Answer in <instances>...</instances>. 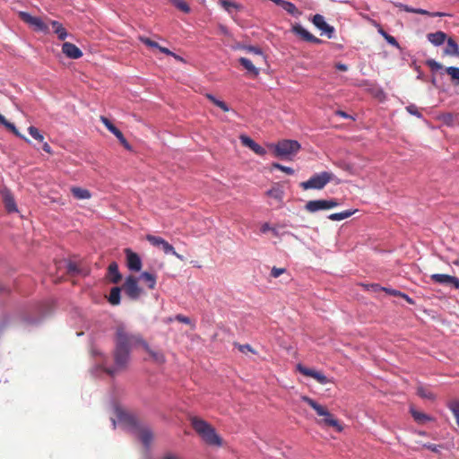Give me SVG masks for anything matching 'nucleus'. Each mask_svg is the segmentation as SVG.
<instances>
[{
  "instance_id": "obj_1",
  "label": "nucleus",
  "mask_w": 459,
  "mask_h": 459,
  "mask_svg": "<svg viewBox=\"0 0 459 459\" xmlns=\"http://www.w3.org/2000/svg\"><path fill=\"white\" fill-rule=\"evenodd\" d=\"M115 342L114 359L116 368H106V372L110 376H114L117 370L126 368L130 359V351L137 346H142L155 362L159 364L165 362V357L161 352L152 350L140 334L128 332L124 324L116 326Z\"/></svg>"
},
{
  "instance_id": "obj_2",
  "label": "nucleus",
  "mask_w": 459,
  "mask_h": 459,
  "mask_svg": "<svg viewBox=\"0 0 459 459\" xmlns=\"http://www.w3.org/2000/svg\"><path fill=\"white\" fill-rule=\"evenodd\" d=\"M116 415L117 420L130 428L145 446H148L152 443L153 439L152 430L148 427L143 426L134 415L119 408L116 409Z\"/></svg>"
},
{
  "instance_id": "obj_3",
  "label": "nucleus",
  "mask_w": 459,
  "mask_h": 459,
  "mask_svg": "<svg viewBox=\"0 0 459 459\" xmlns=\"http://www.w3.org/2000/svg\"><path fill=\"white\" fill-rule=\"evenodd\" d=\"M191 425L203 440L211 446H221V438L217 435L215 429L205 420L193 417Z\"/></svg>"
},
{
  "instance_id": "obj_4",
  "label": "nucleus",
  "mask_w": 459,
  "mask_h": 459,
  "mask_svg": "<svg viewBox=\"0 0 459 459\" xmlns=\"http://www.w3.org/2000/svg\"><path fill=\"white\" fill-rule=\"evenodd\" d=\"M301 400L307 403L311 408H313L318 416L323 417V419L319 421L320 424H324L325 426L328 427H333L339 432L342 430L339 421L325 406L319 404L315 400L306 395L302 396Z\"/></svg>"
},
{
  "instance_id": "obj_5",
  "label": "nucleus",
  "mask_w": 459,
  "mask_h": 459,
  "mask_svg": "<svg viewBox=\"0 0 459 459\" xmlns=\"http://www.w3.org/2000/svg\"><path fill=\"white\" fill-rule=\"evenodd\" d=\"M333 178L334 175L332 172L323 171L321 173L313 175L308 180L301 182L299 186L304 190H321Z\"/></svg>"
},
{
  "instance_id": "obj_6",
  "label": "nucleus",
  "mask_w": 459,
  "mask_h": 459,
  "mask_svg": "<svg viewBox=\"0 0 459 459\" xmlns=\"http://www.w3.org/2000/svg\"><path fill=\"white\" fill-rule=\"evenodd\" d=\"M300 147L299 143L295 140H281L273 145L274 155L280 158L295 155L300 150Z\"/></svg>"
},
{
  "instance_id": "obj_7",
  "label": "nucleus",
  "mask_w": 459,
  "mask_h": 459,
  "mask_svg": "<svg viewBox=\"0 0 459 459\" xmlns=\"http://www.w3.org/2000/svg\"><path fill=\"white\" fill-rule=\"evenodd\" d=\"M20 19L27 23L33 30L38 32L48 33L49 29L48 24L39 17H34L26 12L19 13Z\"/></svg>"
},
{
  "instance_id": "obj_8",
  "label": "nucleus",
  "mask_w": 459,
  "mask_h": 459,
  "mask_svg": "<svg viewBox=\"0 0 459 459\" xmlns=\"http://www.w3.org/2000/svg\"><path fill=\"white\" fill-rule=\"evenodd\" d=\"M146 239L154 247H161V249L163 250V252L165 254H172L173 255H175L177 258H178L179 260L183 261L184 260V257L183 255H179L178 253H177L175 251V248L173 247L172 245H170L168 241H166L164 238H160V237H157V236H153V235H147L146 236Z\"/></svg>"
},
{
  "instance_id": "obj_9",
  "label": "nucleus",
  "mask_w": 459,
  "mask_h": 459,
  "mask_svg": "<svg viewBox=\"0 0 459 459\" xmlns=\"http://www.w3.org/2000/svg\"><path fill=\"white\" fill-rule=\"evenodd\" d=\"M340 204L335 199H329V200H311L308 201L306 205L305 209L308 212H316L320 210H329L333 209L334 207H337Z\"/></svg>"
},
{
  "instance_id": "obj_10",
  "label": "nucleus",
  "mask_w": 459,
  "mask_h": 459,
  "mask_svg": "<svg viewBox=\"0 0 459 459\" xmlns=\"http://www.w3.org/2000/svg\"><path fill=\"white\" fill-rule=\"evenodd\" d=\"M122 288L125 293L132 299H137L142 293V289L138 285L137 279L133 275L126 279Z\"/></svg>"
},
{
  "instance_id": "obj_11",
  "label": "nucleus",
  "mask_w": 459,
  "mask_h": 459,
  "mask_svg": "<svg viewBox=\"0 0 459 459\" xmlns=\"http://www.w3.org/2000/svg\"><path fill=\"white\" fill-rule=\"evenodd\" d=\"M297 369L302 375L314 378L321 385H325L330 382L329 379L326 377V376H325L322 372L316 371L312 368H306L302 364H298Z\"/></svg>"
},
{
  "instance_id": "obj_12",
  "label": "nucleus",
  "mask_w": 459,
  "mask_h": 459,
  "mask_svg": "<svg viewBox=\"0 0 459 459\" xmlns=\"http://www.w3.org/2000/svg\"><path fill=\"white\" fill-rule=\"evenodd\" d=\"M432 281L439 284L452 285L455 289H459V279L448 274L434 273L430 275Z\"/></svg>"
},
{
  "instance_id": "obj_13",
  "label": "nucleus",
  "mask_w": 459,
  "mask_h": 459,
  "mask_svg": "<svg viewBox=\"0 0 459 459\" xmlns=\"http://www.w3.org/2000/svg\"><path fill=\"white\" fill-rule=\"evenodd\" d=\"M292 32L299 36L304 41L320 44L322 42L321 39L312 35L309 31H307L305 28H303L300 24L296 23L292 26Z\"/></svg>"
},
{
  "instance_id": "obj_14",
  "label": "nucleus",
  "mask_w": 459,
  "mask_h": 459,
  "mask_svg": "<svg viewBox=\"0 0 459 459\" xmlns=\"http://www.w3.org/2000/svg\"><path fill=\"white\" fill-rule=\"evenodd\" d=\"M126 255V265L129 270L134 272H139L142 269V260L138 254L133 252L131 249L126 248L125 250Z\"/></svg>"
},
{
  "instance_id": "obj_15",
  "label": "nucleus",
  "mask_w": 459,
  "mask_h": 459,
  "mask_svg": "<svg viewBox=\"0 0 459 459\" xmlns=\"http://www.w3.org/2000/svg\"><path fill=\"white\" fill-rule=\"evenodd\" d=\"M314 25L318 28L322 32L325 33L329 39L333 37V33L334 31L333 27L330 26L325 21V18L321 14H316L312 20Z\"/></svg>"
},
{
  "instance_id": "obj_16",
  "label": "nucleus",
  "mask_w": 459,
  "mask_h": 459,
  "mask_svg": "<svg viewBox=\"0 0 459 459\" xmlns=\"http://www.w3.org/2000/svg\"><path fill=\"white\" fill-rule=\"evenodd\" d=\"M62 52L69 58L78 59L82 56V50L74 44L65 42L62 45Z\"/></svg>"
},
{
  "instance_id": "obj_17",
  "label": "nucleus",
  "mask_w": 459,
  "mask_h": 459,
  "mask_svg": "<svg viewBox=\"0 0 459 459\" xmlns=\"http://www.w3.org/2000/svg\"><path fill=\"white\" fill-rule=\"evenodd\" d=\"M1 194H2V197H3V201L4 204L5 209L9 212H17L18 209L16 206V203H15L14 197H13V194L11 193V191L7 188H4L1 191Z\"/></svg>"
},
{
  "instance_id": "obj_18",
  "label": "nucleus",
  "mask_w": 459,
  "mask_h": 459,
  "mask_svg": "<svg viewBox=\"0 0 459 459\" xmlns=\"http://www.w3.org/2000/svg\"><path fill=\"white\" fill-rule=\"evenodd\" d=\"M107 277L113 283H118L121 281L122 275L119 273L118 264L116 262H112L108 265Z\"/></svg>"
},
{
  "instance_id": "obj_19",
  "label": "nucleus",
  "mask_w": 459,
  "mask_h": 459,
  "mask_svg": "<svg viewBox=\"0 0 459 459\" xmlns=\"http://www.w3.org/2000/svg\"><path fill=\"white\" fill-rule=\"evenodd\" d=\"M238 62L252 76L255 77L259 74V69L254 65L252 60L247 57H240Z\"/></svg>"
},
{
  "instance_id": "obj_20",
  "label": "nucleus",
  "mask_w": 459,
  "mask_h": 459,
  "mask_svg": "<svg viewBox=\"0 0 459 459\" xmlns=\"http://www.w3.org/2000/svg\"><path fill=\"white\" fill-rule=\"evenodd\" d=\"M444 54L451 56H459V46L452 38L446 39V47Z\"/></svg>"
},
{
  "instance_id": "obj_21",
  "label": "nucleus",
  "mask_w": 459,
  "mask_h": 459,
  "mask_svg": "<svg viewBox=\"0 0 459 459\" xmlns=\"http://www.w3.org/2000/svg\"><path fill=\"white\" fill-rule=\"evenodd\" d=\"M428 39L435 46H441L446 40V34L441 30L427 35Z\"/></svg>"
},
{
  "instance_id": "obj_22",
  "label": "nucleus",
  "mask_w": 459,
  "mask_h": 459,
  "mask_svg": "<svg viewBox=\"0 0 459 459\" xmlns=\"http://www.w3.org/2000/svg\"><path fill=\"white\" fill-rule=\"evenodd\" d=\"M50 23L58 39L65 40L68 36V33L66 30L63 27V25L57 21H51Z\"/></svg>"
},
{
  "instance_id": "obj_23",
  "label": "nucleus",
  "mask_w": 459,
  "mask_h": 459,
  "mask_svg": "<svg viewBox=\"0 0 459 459\" xmlns=\"http://www.w3.org/2000/svg\"><path fill=\"white\" fill-rule=\"evenodd\" d=\"M71 192H72L74 197H75L78 200L89 199L91 197L90 191L85 188L74 186L71 188Z\"/></svg>"
},
{
  "instance_id": "obj_24",
  "label": "nucleus",
  "mask_w": 459,
  "mask_h": 459,
  "mask_svg": "<svg viewBox=\"0 0 459 459\" xmlns=\"http://www.w3.org/2000/svg\"><path fill=\"white\" fill-rule=\"evenodd\" d=\"M410 412H411V416L413 417L414 420L417 421L418 423L422 424L427 421L432 420V418L430 416H429L426 413H423L421 411H419L414 408H411Z\"/></svg>"
},
{
  "instance_id": "obj_25",
  "label": "nucleus",
  "mask_w": 459,
  "mask_h": 459,
  "mask_svg": "<svg viewBox=\"0 0 459 459\" xmlns=\"http://www.w3.org/2000/svg\"><path fill=\"white\" fill-rule=\"evenodd\" d=\"M265 195L268 197H271L276 200L278 203H281L283 199L284 192L280 187H272L268 191H266Z\"/></svg>"
},
{
  "instance_id": "obj_26",
  "label": "nucleus",
  "mask_w": 459,
  "mask_h": 459,
  "mask_svg": "<svg viewBox=\"0 0 459 459\" xmlns=\"http://www.w3.org/2000/svg\"><path fill=\"white\" fill-rule=\"evenodd\" d=\"M120 292L121 289L119 287H114L111 289L108 297V302L111 305L117 306L120 303Z\"/></svg>"
},
{
  "instance_id": "obj_27",
  "label": "nucleus",
  "mask_w": 459,
  "mask_h": 459,
  "mask_svg": "<svg viewBox=\"0 0 459 459\" xmlns=\"http://www.w3.org/2000/svg\"><path fill=\"white\" fill-rule=\"evenodd\" d=\"M140 278L148 284L150 290H153L155 288L156 276L154 274L150 273L148 272H143L141 273Z\"/></svg>"
},
{
  "instance_id": "obj_28",
  "label": "nucleus",
  "mask_w": 459,
  "mask_h": 459,
  "mask_svg": "<svg viewBox=\"0 0 459 459\" xmlns=\"http://www.w3.org/2000/svg\"><path fill=\"white\" fill-rule=\"evenodd\" d=\"M0 123L4 126L8 130H10L11 132H13L16 136H19L26 141H28L27 138H25L23 135H22L19 131L17 130V128L15 127V126L12 123H10L9 121H7L5 119V117L0 114Z\"/></svg>"
},
{
  "instance_id": "obj_29",
  "label": "nucleus",
  "mask_w": 459,
  "mask_h": 459,
  "mask_svg": "<svg viewBox=\"0 0 459 459\" xmlns=\"http://www.w3.org/2000/svg\"><path fill=\"white\" fill-rule=\"evenodd\" d=\"M417 394L420 396L423 399H427L429 401H434L436 398V395L427 387L424 386H419L417 388Z\"/></svg>"
},
{
  "instance_id": "obj_30",
  "label": "nucleus",
  "mask_w": 459,
  "mask_h": 459,
  "mask_svg": "<svg viewBox=\"0 0 459 459\" xmlns=\"http://www.w3.org/2000/svg\"><path fill=\"white\" fill-rule=\"evenodd\" d=\"M382 290L384 291H385L386 293L392 295V296H394V297H402L403 299H404L409 304H413V300L411 298H410L407 294L405 293H403L397 290H394V289H387V288H382Z\"/></svg>"
},
{
  "instance_id": "obj_31",
  "label": "nucleus",
  "mask_w": 459,
  "mask_h": 459,
  "mask_svg": "<svg viewBox=\"0 0 459 459\" xmlns=\"http://www.w3.org/2000/svg\"><path fill=\"white\" fill-rule=\"evenodd\" d=\"M353 213V211H344L342 212L332 213L328 216V219L331 221H342L351 217Z\"/></svg>"
},
{
  "instance_id": "obj_32",
  "label": "nucleus",
  "mask_w": 459,
  "mask_h": 459,
  "mask_svg": "<svg viewBox=\"0 0 459 459\" xmlns=\"http://www.w3.org/2000/svg\"><path fill=\"white\" fill-rule=\"evenodd\" d=\"M205 96L211 102H212L218 108H221L223 111L228 112L230 110V108L224 101L216 99L213 95L209 93H207Z\"/></svg>"
},
{
  "instance_id": "obj_33",
  "label": "nucleus",
  "mask_w": 459,
  "mask_h": 459,
  "mask_svg": "<svg viewBox=\"0 0 459 459\" xmlns=\"http://www.w3.org/2000/svg\"><path fill=\"white\" fill-rule=\"evenodd\" d=\"M219 2L221 6L229 13H230L232 9L239 10L241 8V6L237 3L229 0H219Z\"/></svg>"
},
{
  "instance_id": "obj_34",
  "label": "nucleus",
  "mask_w": 459,
  "mask_h": 459,
  "mask_svg": "<svg viewBox=\"0 0 459 459\" xmlns=\"http://www.w3.org/2000/svg\"><path fill=\"white\" fill-rule=\"evenodd\" d=\"M446 72L450 75L452 81L459 84V68L455 66H449L446 68Z\"/></svg>"
},
{
  "instance_id": "obj_35",
  "label": "nucleus",
  "mask_w": 459,
  "mask_h": 459,
  "mask_svg": "<svg viewBox=\"0 0 459 459\" xmlns=\"http://www.w3.org/2000/svg\"><path fill=\"white\" fill-rule=\"evenodd\" d=\"M28 132L30 134V136L33 137L35 140H37L39 143H43L44 136L37 127L31 126L28 128Z\"/></svg>"
},
{
  "instance_id": "obj_36",
  "label": "nucleus",
  "mask_w": 459,
  "mask_h": 459,
  "mask_svg": "<svg viewBox=\"0 0 459 459\" xmlns=\"http://www.w3.org/2000/svg\"><path fill=\"white\" fill-rule=\"evenodd\" d=\"M171 2L178 10L186 13L190 12L189 5L184 0H171Z\"/></svg>"
},
{
  "instance_id": "obj_37",
  "label": "nucleus",
  "mask_w": 459,
  "mask_h": 459,
  "mask_svg": "<svg viewBox=\"0 0 459 459\" xmlns=\"http://www.w3.org/2000/svg\"><path fill=\"white\" fill-rule=\"evenodd\" d=\"M114 135L118 139L120 143L128 151L132 150V146L129 144L127 140L125 138L123 133L118 129L117 132H115Z\"/></svg>"
},
{
  "instance_id": "obj_38",
  "label": "nucleus",
  "mask_w": 459,
  "mask_h": 459,
  "mask_svg": "<svg viewBox=\"0 0 459 459\" xmlns=\"http://www.w3.org/2000/svg\"><path fill=\"white\" fill-rule=\"evenodd\" d=\"M282 8L289 13L292 14V15H296V14H299V12L298 10V8L296 7V5L290 2H285V4H283Z\"/></svg>"
},
{
  "instance_id": "obj_39",
  "label": "nucleus",
  "mask_w": 459,
  "mask_h": 459,
  "mask_svg": "<svg viewBox=\"0 0 459 459\" xmlns=\"http://www.w3.org/2000/svg\"><path fill=\"white\" fill-rule=\"evenodd\" d=\"M439 119L446 126H452L455 121V117L451 113H445L439 117Z\"/></svg>"
},
{
  "instance_id": "obj_40",
  "label": "nucleus",
  "mask_w": 459,
  "mask_h": 459,
  "mask_svg": "<svg viewBox=\"0 0 459 459\" xmlns=\"http://www.w3.org/2000/svg\"><path fill=\"white\" fill-rule=\"evenodd\" d=\"M100 121L104 124V126L107 127V129L111 132L113 134H115V132H117L118 130V128H117L112 123L111 121L107 118L106 117H103L101 116L100 117Z\"/></svg>"
},
{
  "instance_id": "obj_41",
  "label": "nucleus",
  "mask_w": 459,
  "mask_h": 459,
  "mask_svg": "<svg viewBox=\"0 0 459 459\" xmlns=\"http://www.w3.org/2000/svg\"><path fill=\"white\" fill-rule=\"evenodd\" d=\"M426 65L430 68L432 72H437L443 68V65L434 59H428Z\"/></svg>"
},
{
  "instance_id": "obj_42",
  "label": "nucleus",
  "mask_w": 459,
  "mask_h": 459,
  "mask_svg": "<svg viewBox=\"0 0 459 459\" xmlns=\"http://www.w3.org/2000/svg\"><path fill=\"white\" fill-rule=\"evenodd\" d=\"M272 166L274 169H279V170H281V171H282V172H284V173H286L288 175H293L294 174V169L292 168H290V167H286V166H283V165H281L280 163H276V162L273 163Z\"/></svg>"
},
{
  "instance_id": "obj_43",
  "label": "nucleus",
  "mask_w": 459,
  "mask_h": 459,
  "mask_svg": "<svg viewBox=\"0 0 459 459\" xmlns=\"http://www.w3.org/2000/svg\"><path fill=\"white\" fill-rule=\"evenodd\" d=\"M249 52H253L256 56L255 63L259 64L260 61L264 60L263 53L260 48L255 47H248L247 48Z\"/></svg>"
},
{
  "instance_id": "obj_44",
  "label": "nucleus",
  "mask_w": 459,
  "mask_h": 459,
  "mask_svg": "<svg viewBox=\"0 0 459 459\" xmlns=\"http://www.w3.org/2000/svg\"><path fill=\"white\" fill-rule=\"evenodd\" d=\"M139 39H140L141 42H143L146 46H148L150 48H155L159 49L160 45L156 41H153L151 39L143 37V36H140Z\"/></svg>"
},
{
  "instance_id": "obj_45",
  "label": "nucleus",
  "mask_w": 459,
  "mask_h": 459,
  "mask_svg": "<svg viewBox=\"0 0 459 459\" xmlns=\"http://www.w3.org/2000/svg\"><path fill=\"white\" fill-rule=\"evenodd\" d=\"M239 139H240L241 143L244 146L248 147L249 149H252L254 144L255 143V142L253 139H251L250 137H248L247 135H240Z\"/></svg>"
},
{
  "instance_id": "obj_46",
  "label": "nucleus",
  "mask_w": 459,
  "mask_h": 459,
  "mask_svg": "<svg viewBox=\"0 0 459 459\" xmlns=\"http://www.w3.org/2000/svg\"><path fill=\"white\" fill-rule=\"evenodd\" d=\"M175 319L180 323L190 325L193 329L195 328V324H192L191 319L184 315L178 314L175 316Z\"/></svg>"
},
{
  "instance_id": "obj_47",
  "label": "nucleus",
  "mask_w": 459,
  "mask_h": 459,
  "mask_svg": "<svg viewBox=\"0 0 459 459\" xmlns=\"http://www.w3.org/2000/svg\"><path fill=\"white\" fill-rule=\"evenodd\" d=\"M255 154L257 155H260V156H264L266 154V151L264 147H262L261 145H259L258 143H255L253 148L251 149Z\"/></svg>"
},
{
  "instance_id": "obj_48",
  "label": "nucleus",
  "mask_w": 459,
  "mask_h": 459,
  "mask_svg": "<svg viewBox=\"0 0 459 459\" xmlns=\"http://www.w3.org/2000/svg\"><path fill=\"white\" fill-rule=\"evenodd\" d=\"M285 271H286L285 268L273 267V269L271 271V276L273 277V278H278L280 275L284 273Z\"/></svg>"
},
{
  "instance_id": "obj_49",
  "label": "nucleus",
  "mask_w": 459,
  "mask_h": 459,
  "mask_svg": "<svg viewBox=\"0 0 459 459\" xmlns=\"http://www.w3.org/2000/svg\"><path fill=\"white\" fill-rule=\"evenodd\" d=\"M452 411L456 419V424L458 425L459 427V402L458 403H455L453 406H452Z\"/></svg>"
},
{
  "instance_id": "obj_50",
  "label": "nucleus",
  "mask_w": 459,
  "mask_h": 459,
  "mask_svg": "<svg viewBox=\"0 0 459 459\" xmlns=\"http://www.w3.org/2000/svg\"><path fill=\"white\" fill-rule=\"evenodd\" d=\"M158 459H182V458L176 454L168 452V453H165L164 455H162Z\"/></svg>"
},
{
  "instance_id": "obj_51",
  "label": "nucleus",
  "mask_w": 459,
  "mask_h": 459,
  "mask_svg": "<svg viewBox=\"0 0 459 459\" xmlns=\"http://www.w3.org/2000/svg\"><path fill=\"white\" fill-rule=\"evenodd\" d=\"M390 45L394 46V47H396V48H399V43L397 42V40L395 39L394 37L387 34L385 38H384Z\"/></svg>"
},
{
  "instance_id": "obj_52",
  "label": "nucleus",
  "mask_w": 459,
  "mask_h": 459,
  "mask_svg": "<svg viewBox=\"0 0 459 459\" xmlns=\"http://www.w3.org/2000/svg\"><path fill=\"white\" fill-rule=\"evenodd\" d=\"M238 350L243 353H246L247 351L255 353V351L253 350V348L249 344L238 345Z\"/></svg>"
},
{
  "instance_id": "obj_53",
  "label": "nucleus",
  "mask_w": 459,
  "mask_h": 459,
  "mask_svg": "<svg viewBox=\"0 0 459 459\" xmlns=\"http://www.w3.org/2000/svg\"><path fill=\"white\" fill-rule=\"evenodd\" d=\"M397 6L405 12L416 13V8L410 7L403 4H399Z\"/></svg>"
},
{
  "instance_id": "obj_54",
  "label": "nucleus",
  "mask_w": 459,
  "mask_h": 459,
  "mask_svg": "<svg viewBox=\"0 0 459 459\" xmlns=\"http://www.w3.org/2000/svg\"><path fill=\"white\" fill-rule=\"evenodd\" d=\"M407 111L411 114V115H415L417 117H420V113L418 111L417 108L413 105H411V106H408L406 108Z\"/></svg>"
},
{
  "instance_id": "obj_55",
  "label": "nucleus",
  "mask_w": 459,
  "mask_h": 459,
  "mask_svg": "<svg viewBox=\"0 0 459 459\" xmlns=\"http://www.w3.org/2000/svg\"><path fill=\"white\" fill-rule=\"evenodd\" d=\"M424 447H426L427 449L432 451V452H438V447L439 446L436 445V444H424L423 445Z\"/></svg>"
},
{
  "instance_id": "obj_56",
  "label": "nucleus",
  "mask_w": 459,
  "mask_h": 459,
  "mask_svg": "<svg viewBox=\"0 0 459 459\" xmlns=\"http://www.w3.org/2000/svg\"><path fill=\"white\" fill-rule=\"evenodd\" d=\"M335 68L339 71H342V72H345L348 70V66L344 64H342V63H337L335 65Z\"/></svg>"
},
{
  "instance_id": "obj_57",
  "label": "nucleus",
  "mask_w": 459,
  "mask_h": 459,
  "mask_svg": "<svg viewBox=\"0 0 459 459\" xmlns=\"http://www.w3.org/2000/svg\"><path fill=\"white\" fill-rule=\"evenodd\" d=\"M159 50L163 53V54H166L168 56H171V55H174L173 52H171L169 48H165V47H161L160 46L159 47Z\"/></svg>"
},
{
  "instance_id": "obj_58",
  "label": "nucleus",
  "mask_w": 459,
  "mask_h": 459,
  "mask_svg": "<svg viewBox=\"0 0 459 459\" xmlns=\"http://www.w3.org/2000/svg\"><path fill=\"white\" fill-rule=\"evenodd\" d=\"M335 115L342 117L343 118H351V117L350 115H348L346 112H344L342 110H336Z\"/></svg>"
},
{
  "instance_id": "obj_59",
  "label": "nucleus",
  "mask_w": 459,
  "mask_h": 459,
  "mask_svg": "<svg viewBox=\"0 0 459 459\" xmlns=\"http://www.w3.org/2000/svg\"><path fill=\"white\" fill-rule=\"evenodd\" d=\"M416 13L430 16V14H431L432 13H430V12H429V11H427V10H424V9L416 8Z\"/></svg>"
},
{
  "instance_id": "obj_60",
  "label": "nucleus",
  "mask_w": 459,
  "mask_h": 459,
  "mask_svg": "<svg viewBox=\"0 0 459 459\" xmlns=\"http://www.w3.org/2000/svg\"><path fill=\"white\" fill-rule=\"evenodd\" d=\"M42 149H43L46 152H48V153H49V154H51V153H52V149H51L50 145H49L48 143H43V145H42Z\"/></svg>"
},
{
  "instance_id": "obj_61",
  "label": "nucleus",
  "mask_w": 459,
  "mask_h": 459,
  "mask_svg": "<svg viewBox=\"0 0 459 459\" xmlns=\"http://www.w3.org/2000/svg\"><path fill=\"white\" fill-rule=\"evenodd\" d=\"M270 230H271V227H270L269 223H267V222L264 223L261 227V231L263 233H265V232L269 231Z\"/></svg>"
},
{
  "instance_id": "obj_62",
  "label": "nucleus",
  "mask_w": 459,
  "mask_h": 459,
  "mask_svg": "<svg viewBox=\"0 0 459 459\" xmlns=\"http://www.w3.org/2000/svg\"><path fill=\"white\" fill-rule=\"evenodd\" d=\"M446 15H448V14L446 13L435 12V13H432L430 14V17H444V16H446Z\"/></svg>"
},
{
  "instance_id": "obj_63",
  "label": "nucleus",
  "mask_w": 459,
  "mask_h": 459,
  "mask_svg": "<svg viewBox=\"0 0 459 459\" xmlns=\"http://www.w3.org/2000/svg\"><path fill=\"white\" fill-rule=\"evenodd\" d=\"M377 31L381 36H383V38H385L388 34L384 30V29L380 25H377Z\"/></svg>"
},
{
  "instance_id": "obj_64",
  "label": "nucleus",
  "mask_w": 459,
  "mask_h": 459,
  "mask_svg": "<svg viewBox=\"0 0 459 459\" xmlns=\"http://www.w3.org/2000/svg\"><path fill=\"white\" fill-rule=\"evenodd\" d=\"M272 2H273L277 5H280V6L282 7L286 1H284V0H272Z\"/></svg>"
}]
</instances>
